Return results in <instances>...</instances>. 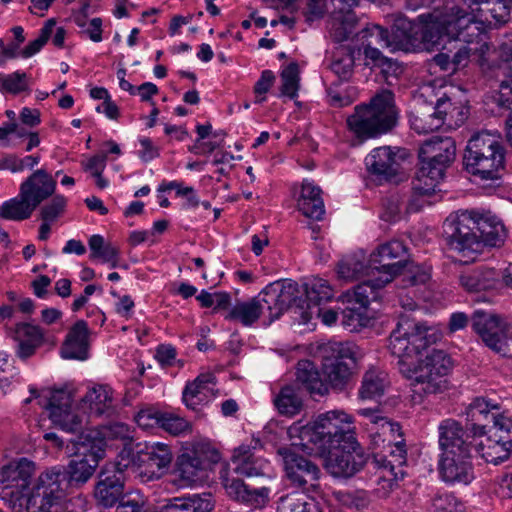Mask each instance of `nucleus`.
Returning a JSON list of instances; mask_svg holds the SVG:
<instances>
[{"mask_svg": "<svg viewBox=\"0 0 512 512\" xmlns=\"http://www.w3.org/2000/svg\"><path fill=\"white\" fill-rule=\"evenodd\" d=\"M436 340L437 335L431 328L408 314L400 315L388 339V350L398 359L399 372L415 387L419 385L425 394L445 391L447 376L453 367L451 357L443 350L433 349L424 358H417Z\"/></svg>", "mask_w": 512, "mask_h": 512, "instance_id": "nucleus-1", "label": "nucleus"}, {"mask_svg": "<svg viewBox=\"0 0 512 512\" xmlns=\"http://www.w3.org/2000/svg\"><path fill=\"white\" fill-rule=\"evenodd\" d=\"M30 393L39 399V405L49 411V418L56 426L69 433H78L67 439L72 445L74 458L66 466H58L71 492L84 486L94 475L100 461L105 457L106 441L100 432L85 430L83 418L72 410V395L65 389L42 390L30 388Z\"/></svg>", "mask_w": 512, "mask_h": 512, "instance_id": "nucleus-2", "label": "nucleus"}, {"mask_svg": "<svg viewBox=\"0 0 512 512\" xmlns=\"http://www.w3.org/2000/svg\"><path fill=\"white\" fill-rule=\"evenodd\" d=\"M398 110L394 93L382 89L368 104L357 105L347 117L349 131L361 142L390 132L397 124Z\"/></svg>", "mask_w": 512, "mask_h": 512, "instance_id": "nucleus-3", "label": "nucleus"}, {"mask_svg": "<svg viewBox=\"0 0 512 512\" xmlns=\"http://www.w3.org/2000/svg\"><path fill=\"white\" fill-rule=\"evenodd\" d=\"M420 167L412 182V190L417 195L428 196L445 176V171L456 158V144L451 137L435 136L425 141L419 148Z\"/></svg>", "mask_w": 512, "mask_h": 512, "instance_id": "nucleus-4", "label": "nucleus"}, {"mask_svg": "<svg viewBox=\"0 0 512 512\" xmlns=\"http://www.w3.org/2000/svg\"><path fill=\"white\" fill-rule=\"evenodd\" d=\"M419 20L420 50L440 44L444 38L469 42L466 30L476 23V15L459 6H453L445 12L433 11L422 14Z\"/></svg>", "mask_w": 512, "mask_h": 512, "instance_id": "nucleus-5", "label": "nucleus"}, {"mask_svg": "<svg viewBox=\"0 0 512 512\" xmlns=\"http://www.w3.org/2000/svg\"><path fill=\"white\" fill-rule=\"evenodd\" d=\"M355 437L352 417L337 410L320 414L313 424L303 427L300 435L302 446L318 456Z\"/></svg>", "mask_w": 512, "mask_h": 512, "instance_id": "nucleus-6", "label": "nucleus"}, {"mask_svg": "<svg viewBox=\"0 0 512 512\" xmlns=\"http://www.w3.org/2000/svg\"><path fill=\"white\" fill-rule=\"evenodd\" d=\"M465 170L483 181H495L505 172V151L497 137L488 132L474 135L465 149Z\"/></svg>", "mask_w": 512, "mask_h": 512, "instance_id": "nucleus-7", "label": "nucleus"}, {"mask_svg": "<svg viewBox=\"0 0 512 512\" xmlns=\"http://www.w3.org/2000/svg\"><path fill=\"white\" fill-rule=\"evenodd\" d=\"M34 474L35 463L27 458L11 461L0 470V498L15 512L28 511Z\"/></svg>", "mask_w": 512, "mask_h": 512, "instance_id": "nucleus-8", "label": "nucleus"}, {"mask_svg": "<svg viewBox=\"0 0 512 512\" xmlns=\"http://www.w3.org/2000/svg\"><path fill=\"white\" fill-rule=\"evenodd\" d=\"M317 354L328 389L343 391L352 377L350 363H355L354 345L349 342L329 341L318 345Z\"/></svg>", "mask_w": 512, "mask_h": 512, "instance_id": "nucleus-9", "label": "nucleus"}, {"mask_svg": "<svg viewBox=\"0 0 512 512\" xmlns=\"http://www.w3.org/2000/svg\"><path fill=\"white\" fill-rule=\"evenodd\" d=\"M471 327L482 343L502 357H512V323L498 314L475 310Z\"/></svg>", "mask_w": 512, "mask_h": 512, "instance_id": "nucleus-10", "label": "nucleus"}, {"mask_svg": "<svg viewBox=\"0 0 512 512\" xmlns=\"http://www.w3.org/2000/svg\"><path fill=\"white\" fill-rule=\"evenodd\" d=\"M478 217L473 211H461L446 218L443 235L450 250L463 257H470L481 251L477 234Z\"/></svg>", "mask_w": 512, "mask_h": 512, "instance_id": "nucleus-11", "label": "nucleus"}, {"mask_svg": "<svg viewBox=\"0 0 512 512\" xmlns=\"http://www.w3.org/2000/svg\"><path fill=\"white\" fill-rule=\"evenodd\" d=\"M409 157V151L402 147H376L365 158L366 170L378 184H398L407 177L402 164Z\"/></svg>", "mask_w": 512, "mask_h": 512, "instance_id": "nucleus-12", "label": "nucleus"}, {"mask_svg": "<svg viewBox=\"0 0 512 512\" xmlns=\"http://www.w3.org/2000/svg\"><path fill=\"white\" fill-rule=\"evenodd\" d=\"M277 453L282 458L285 476L291 486L308 492L320 488L321 470L315 462L292 447H280Z\"/></svg>", "mask_w": 512, "mask_h": 512, "instance_id": "nucleus-13", "label": "nucleus"}, {"mask_svg": "<svg viewBox=\"0 0 512 512\" xmlns=\"http://www.w3.org/2000/svg\"><path fill=\"white\" fill-rule=\"evenodd\" d=\"M68 493L72 492L58 466L52 467L41 473L32 487L28 512H52V507Z\"/></svg>", "mask_w": 512, "mask_h": 512, "instance_id": "nucleus-14", "label": "nucleus"}, {"mask_svg": "<svg viewBox=\"0 0 512 512\" xmlns=\"http://www.w3.org/2000/svg\"><path fill=\"white\" fill-rule=\"evenodd\" d=\"M439 446L442 452L475 456L480 453L481 438L484 436L466 424L464 427L455 419H445L438 427Z\"/></svg>", "mask_w": 512, "mask_h": 512, "instance_id": "nucleus-15", "label": "nucleus"}, {"mask_svg": "<svg viewBox=\"0 0 512 512\" xmlns=\"http://www.w3.org/2000/svg\"><path fill=\"white\" fill-rule=\"evenodd\" d=\"M325 457V467L335 478H350L360 472L368 463L369 455L357 441L356 437L344 441L340 446L331 448Z\"/></svg>", "mask_w": 512, "mask_h": 512, "instance_id": "nucleus-16", "label": "nucleus"}, {"mask_svg": "<svg viewBox=\"0 0 512 512\" xmlns=\"http://www.w3.org/2000/svg\"><path fill=\"white\" fill-rule=\"evenodd\" d=\"M304 294L307 297V304H300V317L303 323H308L314 317H321L326 325H332L337 321V313L333 310L321 308L322 304L333 298V289L328 282L322 278H314L304 284Z\"/></svg>", "mask_w": 512, "mask_h": 512, "instance_id": "nucleus-17", "label": "nucleus"}, {"mask_svg": "<svg viewBox=\"0 0 512 512\" xmlns=\"http://www.w3.org/2000/svg\"><path fill=\"white\" fill-rule=\"evenodd\" d=\"M407 247L400 240H391L379 245L371 254L370 261L375 276L390 283L402 273Z\"/></svg>", "mask_w": 512, "mask_h": 512, "instance_id": "nucleus-18", "label": "nucleus"}, {"mask_svg": "<svg viewBox=\"0 0 512 512\" xmlns=\"http://www.w3.org/2000/svg\"><path fill=\"white\" fill-rule=\"evenodd\" d=\"M138 471L149 479L164 475L173 460L171 447L162 442L137 443Z\"/></svg>", "mask_w": 512, "mask_h": 512, "instance_id": "nucleus-19", "label": "nucleus"}, {"mask_svg": "<svg viewBox=\"0 0 512 512\" xmlns=\"http://www.w3.org/2000/svg\"><path fill=\"white\" fill-rule=\"evenodd\" d=\"M233 471L241 476L253 477L265 474L268 461L263 455V445L259 439H251L233 450L231 456Z\"/></svg>", "mask_w": 512, "mask_h": 512, "instance_id": "nucleus-20", "label": "nucleus"}, {"mask_svg": "<svg viewBox=\"0 0 512 512\" xmlns=\"http://www.w3.org/2000/svg\"><path fill=\"white\" fill-rule=\"evenodd\" d=\"M125 481L116 471L101 470L93 489V499L97 507L112 508L126 495Z\"/></svg>", "mask_w": 512, "mask_h": 512, "instance_id": "nucleus-21", "label": "nucleus"}, {"mask_svg": "<svg viewBox=\"0 0 512 512\" xmlns=\"http://www.w3.org/2000/svg\"><path fill=\"white\" fill-rule=\"evenodd\" d=\"M471 455L442 452L439 473L445 482L468 484L474 479Z\"/></svg>", "mask_w": 512, "mask_h": 512, "instance_id": "nucleus-22", "label": "nucleus"}, {"mask_svg": "<svg viewBox=\"0 0 512 512\" xmlns=\"http://www.w3.org/2000/svg\"><path fill=\"white\" fill-rule=\"evenodd\" d=\"M210 463L197 451L182 453L176 459L174 473L183 485L202 482L208 477Z\"/></svg>", "mask_w": 512, "mask_h": 512, "instance_id": "nucleus-23", "label": "nucleus"}, {"mask_svg": "<svg viewBox=\"0 0 512 512\" xmlns=\"http://www.w3.org/2000/svg\"><path fill=\"white\" fill-rule=\"evenodd\" d=\"M419 24L407 18H397L389 31L391 51L413 52L420 50Z\"/></svg>", "mask_w": 512, "mask_h": 512, "instance_id": "nucleus-24", "label": "nucleus"}, {"mask_svg": "<svg viewBox=\"0 0 512 512\" xmlns=\"http://www.w3.org/2000/svg\"><path fill=\"white\" fill-rule=\"evenodd\" d=\"M55 189L56 181L45 169L34 171L20 185L22 196L28 198L36 207L52 196Z\"/></svg>", "mask_w": 512, "mask_h": 512, "instance_id": "nucleus-25", "label": "nucleus"}, {"mask_svg": "<svg viewBox=\"0 0 512 512\" xmlns=\"http://www.w3.org/2000/svg\"><path fill=\"white\" fill-rule=\"evenodd\" d=\"M88 325L78 320L69 330L61 347V356L65 359L85 360L88 357Z\"/></svg>", "mask_w": 512, "mask_h": 512, "instance_id": "nucleus-26", "label": "nucleus"}, {"mask_svg": "<svg viewBox=\"0 0 512 512\" xmlns=\"http://www.w3.org/2000/svg\"><path fill=\"white\" fill-rule=\"evenodd\" d=\"M12 337L18 343L17 355L21 359L31 357L44 343L43 330L25 322L16 324Z\"/></svg>", "mask_w": 512, "mask_h": 512, "instance_id": "nucleus-27", "label": "nucleus"}, {"mask_svg": "<svg viewBox=\"0 0 512 512\" xmlns=\"http://www.w3.org/2000/svg\"><path fill=\"white\" fill-rule=\"evenodd\" d=\"M213 508L212 495L203 493L167 499L160 512H211Z\"/></svg>", "mask_w": 512, "mask_h": 512, "instance_id": "nucleus-28", "label": "nucleus"}, {"mask_svg": "<svg viewBox=\"0 0 512 512\" xmlns=\"http://www.w3.org/2000/svg\"><path fill=\"white\" fill-rule=\"evenodd\" d=\"M222 483L231 498L243 503L257 506L268 498V488H250L239 478L226 476L222 478Z\"/></svg>", "mask_w": 512, "mask_h": 512, "instance_id": "nucleus-29", "label": "nucleus"}, {"mask_svg": "<svg viewBox=\"0 0 512 512\" xmlns=\"http://www.w3.org/2000/svg\"><path fill=\"white\" fill-rule=\"evenodd\" d=\"M296 383L310 394L324 396L328 394V384L322 379L314 362L308 359L298 361L295 371Z\"/></svg>", "mask_w": 512, "mask_h": 512, "instance_id": "nucleus-30", "label": "nucleus"}, {"mask_svg": "<svg viewBox=\"0 0 512 512\" xmlns=\"http://www.w3.org/2000/svg\"><path fill=\"white\" fill-rule=\"evenodd\" d=\"M500 410L498 403H491L484 397H476L466 408L467 425L474 428L478 433L487 434V424L492 413Z\"/></svg>", "mask_w": 512, "mask_h": 512, "instance_id": "nucleus-31", "label": "nucleus"}, {"mask_svg": "<svg viewBox=\"0 0 512 512\" xmlns=\"http://www.w3.org/2000/svg\"><path fill=\"white\" fill-rule=\"evenodd\" d=\"M297 207L304 216L314 220H321L325 213L321 189L308 181H304L297 201Z\"/></svg>", "mask_w": 512, "mask_h": 512, "instance_id": "nucleus-32", "label": "nucleus"}, {"mask_svg": "<svg viewBox=\"0 0 512 512\" xmlns=\"http://www.w3.org/2000/svg\"><path fill=\"white\" fill-rule=\"evenodd\" d=\"M477 234L481 249L484 246L500 247L507 237L503 223L494 215H479Z\"/></svg>", "mask_w": 512, "mask_h": 512, "instance_id": "nucleus-33", "label": "nucleus"}, {"mask_svg": "<svg viewBox=\"0 0 512 512\" xmlns=\"http://www.w3.org/2000/svg\"><path fill=\"white\" fill-rule=\"evenodd\" d=\"M215 381L214 374L207 372L188 382L182 393V399L187 408L196 410L200 403L206 401L208 394L212 391L210 385H215Z\"/></svg>", "mask_w": 512, "mask_h": 512, "instance_id": "nucleus-34", "label": "nucleus"}, {"mask_svg": "<svg viewBox=\"0 0 512 512\" xmlns=\"http://www.w3.org/2000/svg\"><path fill=\"white\" fill-rule=\"evenodd\" d=\"M338 275L348 281L359 280L364 276L374 277L375 273L371 266L370 258L366 261L363 252L345 256L338 263Z\"/></svg>", "mask_w": 512, "mask_h": 512, "instance_id": "nucleus-35", "label": "nucleus"}, {"mask_svg": "<svg viewBox=\"0 0 512 512\" xmlns=\"http://www.w3.org/2000/svg\"><path fill=\"white\" fill-rule=\"evenodd\" d=\"M389 447V456L375 453L372 457L371 464L378 469H384V471L389 472L390 475H393V470L400 472L402 474L401 468L406 463L407 459V450L404 439L396 440L394 444H391V439H389L388 443Z\"/></svg>", "mask_w": 512, "mask_h": 512, "instance_id": "nucleus-36", "label": "nucleus"}, {"mask_svg": "<svg viewBox=\"0 0 512 512\" xmlns=\"http://www.w3.org/2000/svg\"><path fill=\"white\" fill-rule=\"evenodd\" d=\"M497 276L495 269L481 267L463 273L459 280L466 291L480 292L495 288Z\"/></svg>", "mask_w": 512, "mask_h": 512, "instance_id": "nucleus-37", "label": "nucleus"}, {"mask_svg": "<svg viewBox=\"0 0 512 512\" xmlns=\"http://www.w3.org/2000/svg\"><path fill=\"white\" fill-rule=\"evenodd\" d=\"M277 285L275 288L279 304L284 313L289 308H295V312L300 315V304L306 306L307 297L304 291L301 293L298 284L290 279H284L273 282Z\"/></svg>", "mask_w": 512, "mask_h": 512, "instance_id": "nucleus-38", "label": "nucleus"}, {"mask_svg": "<svg viewBox=\"0 0 512 512\" xmlns=\"http://www.w3.org/2000/svg\"><path fill=\"white\" fill-rule=\"evenodd\" d=\"M374 277V279L364 280L357 284L352 294L348 292L346 295L348 297V303H354L368 308L370 302L377 301L381 296V290L388 282H383V279L379 276Z\"/></svg>", "mask_w": 512, "mask_h": 512, "instance_id": "nucleus-39", "label": "nucleus"}, {"mask_svg": "<svg viewBox=\"0 0 512 512\" xmlns=\"http://www.w3.org/2000/svg\"><path fill=\"white\" fill-rule=\"evenodd\" d=\"M89 404L90 413L95 416H111L114 414L112 390L108 386H98L89 390L83 398Z\"/></svg>", "mask_w": 512, "mask_h": 512, "instance_id": "nucleus-40", "label": "nucleus"}, {"mask_svg": "<svg viewBox=\"0 0 512 512\" xmlns=\"http://www.w3.org/2000/svg\"><path fill=\"white\" fill-rule=\"evenodd\" d=\"M388 385L387 374L378 369H369L362 378L359 397L363 400H375L384 395Z\"/></svg>", "mask_w": 512, "mask_h": 512, "instance_id": "nucleus-41", "label": "nucleus"}, {"mask_svg": "<svg viewBox=\"0 0 512 512\" xmlns=\"http://www.w3.org/2000/svg\"><path fill=\"white\" fill-rule=\"evenodd\" d=\"M37 207L19 191L18 196L5 201L0 206V217L13 220L23 221L29 219Z\"/></svg>", "mask_w": 512, "mask_h": 512, "instance_id": "nucleus-42", "label": "nucleus"}, {"mask_svg": "<svg viewBox=\"0 0 512 512\" xmlns=\"http://www.w3.org/2000/svg\"><path fill=\"white\" fill-rule=\"evenodd\" d=\"M90 248V259H100L104 263H109L112 268L119 266L120 250L119 247L108 242L104 237L98 234L92 235L88 241Z\"/></svg>", "mask_w": 512, "mask_h": 512, "instance_id": "nucleus-43", "label": "nucleus"}, {"mask_svg": "<svg viewBox=\"0 0 512 512\" xmlns=\"http://www.w3.org/2000/svg\"><path fill=\"white\" fill-rule=\"evenodd\" d=\"M277 512H323V510L321 503L315 498H305L298 493H290L279 499Z\"/></svg>", "mask_w": 512, "mask_h": 512, "instance_id": "nucleus-44", "label": "nucleus"}, {"mask_svg": "<svg viewBox=\"0 0 512 512\" xmlns=\"http://www.w3.org/2000/svg\"><path fill=\"white\" fill-rule=\"evenodd\" d=\"M262 311L263 306L260 305V300L254 297L249 301L236 303L226 319L238 321L244 326H251L260 318Z\"/></svg>", "mask_w": 512, "mask_h": 512, "instance_id": "nucleus-45", "label": "nucleus"}, {"mask_svg": "<svg viewBox=\"0 0 512 512\" xmlns=\"http://www.w3.org/2000/svg\"><path fill=\"white\" fill-rule=\"evenodd\" d=\"M411 128L419 134H426L439 129L443 125L441 116H437L432 108H420L410 113Z\"/></svg>", "mask_w": 512, "mask_h": 512, "instance_id": "nucleus-46", "label": "nucleus"}, {"mask_svg": "<svg viewBox=\"0 0 512 512\" xmlns=\"http://www.w3.org/2000/svg\"><path fill=\"white\" fill-rule=\"evenodd\" d=\"M273 402L280 414L290 417L298 414L303 407L301 397L295 387L291 385L281 388Z\"/></svg>", "mask_w": 512, "mask_h": 512, "instance_id": "nucleus-47", "label": "nucleus"}, {"mask_svg": "<svg viewBox=\"0 0 512 512\" xmlns=\"http://www.w3.org/2000/svg\"><path fill=\"white\" fill-rule=\"evenodd\" d=\"M362 48H389V31L380 25H370L362 29L359 34Z\"/></svg>", "mask_w": 512, "mask_h": 512, "instance_id": "nucleus-48", "label": "nucleus"}, {"mask_svg": "<svg viewBox=\"0 0 512 512\" xmlns=\"http://www.w3.org/2000/svg\"><path fill=\"white\" fill-rule=\"evenodd\" d=\"M491 421L493 425L487 429L488 439L502 442L504 445H512V418L498 411L497 413H492Z\"/></svg>", "mask_w": 512, "mask_h": 512, "instance_id": "nucleus-49", "label": "nucleus"}, {"mask_svg": "<svg viewBox=\"0 0 512 512\" xmlns=\"http://www.w3.org/2000/svg\"><path fill=\"white\" fill-rule=\"evenodd\" d=\"M470 3L483 4L484 7L480 11L485 13V20L490 23L494 20L495 23L503 24L509 19L510 5H512L509 0H479Z\"/></svg>", "mask_w": 512, "mask_h": 512, "instance_id": "nucleus-50", "label": "nucleus"}, {"mask_svg": "<svg viewBox=\"0 0 512 512\" xmlns=\"http://www.w3.org/2000/svg\"><path fill=\"white\" fill-rule=\"evenodd\" d=\"M359 413L363 416H366L370 419V422L377 426L375 435L378 437H392L395 439V435H397L400 440L403 439V432L401 431V426L399 423L391 422L388 418L377 415L376 411L372 409H361Z\"/></svg>", "mask_w": 512, "mask_h": 512, "instance_id": "nucleus-51", "label": "nucleus"}, {"mask_svg": "<svg viewBox=\"0 0 512 512\" xmlns=\"http://www.w3.org/2000/svg\"><path fill=\"white\" fill-rule=\"evenodd\" d=\"M366 309L361 305L349 303L341 312V323L350 332L358 331L366 325Z\"/></svg>", "mask_w": 512, "mask_h": 512, "instance_id": "nucleus-52", "label": "nucleus"}, {"mask_svg": "<svg viewBox=\"0 0 512 512\" xmlns=\"http://www.w3.org/2000/svg\"><path fill=\"white\" fill-rule=\"evenodd\" d=\"M511 449L512 445H504L502 442L487 439V445L482 444L479 454L486 462L498 465L509 458Z\"/></svg>", "mask_w": 512, "mask_h": 512, "instance_id": "nucleus-53", "label": "nucleus"}, {"mask_svg": "<svg viewBox=\"0 0 512 512\" xmlns=\"http://www.w3.org/2000/svg\"><path fill=\"white\" fill-rule=\"evenodd\" d=\"M282 85L280 93L282 96H287L291 99L297 96L299 89V67L297 63L292 62L283 69L280 74Z\"/></svg>", "mask_w": 512, "mask_h": 512, "instance_id": "nucleus-54", "label": "nucleus"}, {"mask_svg": "<svg viewBox=\"0 0 512 512\" xmlns=\"http://www.w3.org/2000/svg\"><path fill=\"white\" fill-rule=\"evenodd\" d=\"M334 6L335 18L339 20L345 29L352 28L357 22V16L353 8L358 5V0H331Z\"/></svg>", "mask_w": 512, "mask_h": 512, "instance_id": "nucleus-55", "label": "nucleus"}, {"mask_svg": "<svg viewBox=\"0 0 512 512\" xmlns=\"http://www.w3.org/2000/svg\"><path fill=\"white\" fill-rule=\"evenodd\" d=\"M276 287L277 285L270 283L256 297L257 300H260V305H266L267 310L269 311L270 322L278 319L283 314L275 290Z\"/></svg>", "mask_w": 512, "mask_h": 512, "instance_id": "nucleus-56", "label": "nucleus"}, {"mask_svg": "<svg viewBox=\"0 0 512 512\" xmlns=\"http://www.w3.org/2000/svg\"><path fill=\"white\" fill-rule=\"evenodd\" d=\"M160 428L171 435L179 436L190 433L192 430V425L183 417H180L174 413L163 412Z\"/></svg>", "mask_w": 512, "mask_h": 512, "instance_id": "nucleus-57", "label": "nucleus"}, {"mask_svg": "<svg viewBox=\"0 0 512 512\" xmlns=\"http://www.w3.org/2000/svg\"><path fill=\"white\" fill-rule=\"evenodd\" d=\"M116 512H148L147 498L140 492H127L116 505Z\"/></svg>", "mask_w": 512, "mask_h": 512, "instance_id": "nucleus-58", "label": "nucleus"}, {"mask_svg": "<svg viewBox=\"0 0 512 512\" xmlns=\"http://www.w3.org/2000/svg\"><path fill=\"white\" fill-rule=\"evenodd\" d=\"M56 25V20L51 18L46 21L42 29L40 30V35L35 40L31 41L21 52V56L24 58H29L39 52L42 47L47 43L50 38L54 26Z\"/></svg>", "mask_w": 512, "mask_h": 512, "instance_id": "nucleus-59", "label": "nucleus"}, {"mask_svg": "<svg viewBox=\"0 0 512 512\" xmlns=\"http://www.w3.org/2000/svg\"><path fill=\"white\" fill-rule=\"evenodd\" d=\"M400 275L404 276L403 282L411 286L425 284L430 279V273L427 270L406 260L403 262V270Z\"/></svg>", "mask_w": 512, "mask_h": 512, "instance_id": "nucleus-60", "label": "nucleus"}, {"mask_svg": "<svg viewBox=\"0 0 512 512\" xmlns=\"http://www.w3.org/2000/svg\"><path fill=\"white\" fill-rule=\"evenodd\" d=\"M26 78V73L18 71L6 76H1L0 90L11 94H19L20 92L27 91L28 83Z\"/></svg>", "mask_w": 512, "mask_h": 512, "instance_id": "nucleus-61", "label": "nucleus"}, {"mask_svg": "<svg viewBox=\"0 0 512 512\" xmlns=\"http://www.w3.org/2000/svg\"><path fill=\"white\" fill-rule=\"evenodd\" d=\"M67 200L62 195H54L50 202L43 205L40 209V218L42 221L54 222L65 211Z\"/></svg>", "mask_w": 512, "mask_h": 512, "instance_id": "nucleus-62", "label": "nucleus"}, {"mask_svg": "<svg viewBox=\"0 0 512 512\" xmlns=\"http://www.w3.org/2000/svg\"><path fill=\"white\" fill-rule=\"evenodd\" d=\"M127 468L138 470L137 443L133 445L131 441L125 442L123 448L118 454V471L120 472Z\"/></svg>", "mask_w": 512, "mask_h": 512, "instance_id": "nucleus-63", "label": "nucleus"}, {"mask_svg": "<svg viewBox=\"0 0 512 512\" xmlns=\"http://www.w3.org/2000/svg\"><path fill=\"white\" fill-rule=\"evenodd\" d=\"M339 499L343 505L357 510H363L370 504L369 494L365 490L341 493Z\"/></svg>", "mask_w": 512, "mask_h": 512, "instance_id": "nucleus-64", "label": "nucleus"}]
</instances>
